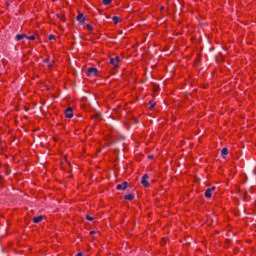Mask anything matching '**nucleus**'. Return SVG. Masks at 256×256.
<instances>
[{
    "label": "nucleus",
    "mask_w": 256,
    "mask_h": 256,
    "mask_svg": "<svg viewBox=\"0 0 256 256\" xmlns=\"http://www.w3.org/2000/svg\"><path fill=\"white\" fill-rule=\"evenodd\" d=\"M86 75L88 77H97V75H99V70H97V68L90 67L87 69Z\"/></svg>",
    "instance_id": "1"
},
{
    "label": "nucleus",
    "mask_w": 256,
    "mask_h": 256,
    "mask_svg": "<svg viewBox=\"0 0 256 256\" xmlns=\"http://www.w3.org/2000/svg\"><path fill=\"white\" fill-rule=\"evenodd\" d=\"M43 216H37L33 218V223H41L43 221Z\"/></svg>",
    "instance_id": "7"
},
{
    "label": "nucleus",
    "mask_w": 256,
    "mask_h": 256,
    "mask_svg": "<svg viewBox=\"0 0 256 256\" xmlns=\"http://www.w3.org/2000/svg\"><path fill=\"white\" fill-rule=\"evenodd\" d=\"M86 219H87V221H93V219H95V218H93V217H91L89 215H86Z\"/></svg>",
    "instance_id": "16"
},
{
    "label": "nucleus",
    "mask_w": 256,
    "mask_h": 256,
    "mask_svg": "<svg viewBox=\"0 0 256 256\" xmlns=\"http://www.w3.org/2000/svg\"><path fill=\"white\" fill-rule=\"evenodd\" d=\"M120 62H121V59L119 58V56L110 58V65H113V67H119Z\"/></svg>",
    "instance_id": "2"
},
{
    "label": "nucleus",
    "mask_w": 256,
    "mask_h": 256,
    "mask_svg": "<svg viewBox=\"0 0 256 256\" xmlns=\"http://www.w3.org/2000/svg\"><path fill=\"white\" fill-rule=\"evenodd\" d=\"M77 21H79V23L81 25H83V23H85V16L83 15V13H79L77 16Z\"/></svg>",
    "instance_id": "6"
},
{
    "label": "nucleus",
    "mask_w": 256,
    "mask_h": 256,
    "mask_svg": "<svg viewBox=\"0 0 256 256\" xmlns=\"http://www.w3.org/2000/svg\"><path fill=\"white\" fill-rule=\"evenodd\" d=\"M221 155H222V157L225 158L226 155H229V149L223 148V149L221 150Z\"/></svg>",
    "instance_id": "11"
},
{
    "label": "nucleus",
    "mask_w": 256,
    "mask_h": 256,
    "mask_svg": "<svg viewBox=\"0 0 256 256\" xmlns=\"http://www.w3.org/2000/svg\"><path fill=\"white\" fill-rule=\"evenodd\" d=\"M148 159H153V155H149V156H148Z\"/></svg>",
    "instance_id": "23"
},
{
    "label": "nucleus",
    "mask_w": 256,
    "mask_h": 256,
    "mask_svg": "<svg viewBox=\"0 0 256 256\" xmlns=\"http://www.w3.org/2000/svg\"><path fill=\"white\" fill-rule=\"evenodd\" d=\"M48 67H53V63H48Z\"/></svg>",
    "instance_id": "21"
},
{
    "label": "nucleus",
    "mask_w": 256,
    "mask_h": 256,
    "mask_svg": "<svg viewBox=\"0 0 256 256\" xmlns=\"http://www.w3.org/2000/svg\"><path fill=\"white\" fill-rule=\"evenodd\" d=\"M153 107H155V105L150 103V109H153Z\"/></svg>",
    "instance_id": "19"
},
{
    "label": "nucleus",
    "mask_w": 256,
    "mask_h": 256,
    "mask_svg": "<svg viewBox=\"0 0 256 256\" xmlns=\"http://www.w3.org/2000/svg\"><path fill=\"white\" fill-rule=\"evenodd\" d=\"M65 117H67L68 119H71L73 117V109L67 108L65 110Z\"/></svg>",
    "instance_id": "5"
},
{
    "label": "nucleus",
    "mask_w": 256,
    "mask_h": 256,
    "mask_svg": "<svg viewBox=\"0 0 256 256\" xmlns=\"http://www.w3.org/2000/svg\"><path fill=\"white\" fill-rule=\"evenodd\" d=\"M112 0H102L103 5H111Z\"/></svg>",
    "instance_id": "13"
},
{
    "label": "nucleus",
    "mask_w": 256,
    "mask_h": 256,
    "mask_svg": "<svg viewBox=\"0 0 256 256\" xmlns=\"http://www.w3.org/2000/svg\"><path fill=\"white\" fill-rule=\"evenodd\" d=\"M147 179H149V175L144 174L141 180V184L143 185V187H149V181H147Z\"/></svg>",
    "instance_id": "3"
},
{
    "label": "nucleus",
    "mask_w": 256,
    "mask_h": 256,
    "mask_svg": "<svg viewBox=\"0 0 256 256\" xmlns=\"http://www.w3.org/2000/svg\"><path fill=\"white\" fill-rule=\"evenodd\" d=\"M75 256H83V254L82 253H78L77 255H75Z\"/></svg>",
    "instance_id": "24"
},
{
    "label": "nucleus",
    "mask_w": 256,
    "mask_h": 256,
    "mask_svg": "<svg viewBox=\"0 0 256 256\" xmlns=\"http://www.w3.org/2000/svg\"><path fill=\"white\" fill-rule=\"evenodd\" d=\"M210 189L212 192L215 191V186H213L212 188H208Z\"/></svg>",
    "instance_id": "20"
},
{
    "label": "nucleus",
    "mask_w": 256,
    "mask_h": 256,
    "mask_svg": "<svg viewBox=\"0 0 256 256\" xmlns=\"http://www.w3.org/2000/svg\"><path fill=\"white\" fill-rule=\"evenodd\" d=\"M44 63H49V59H45V60H44Z\"/></svg>",
    "instance_id": "22"
},
{
    "label": "nucleus",
    "mask_w": 256,
    "mask_h": 256,
    "mask_svg": "<svg viewBox=\"0 0 256 256\" xmlns=\"http://www.w3.org/2000/svg\"><path fill=\"white\" fill-rule=\"evenodd\" d=\"M86 28L88 31H93V26L91 24H87Z\"/></svg>",
    "instance_id": "14"
},
{
    "label": "nucleus",
    "mask_w": 256,
    "mask_h": 256,
    "mask_svg": "<svg viewBox=\"0 0 256 256\" xmlns=\"http://www.w3.org/2000/svg\"><path fill=\"white\" fill-rule=\"evenodd\" d=\"M52 39H55V35H50L49 40L52 41Z\"/></svg>",
    "instance_id": "17"
},
{
    "label": "nucleus",
    "mask_w": 256,
    "mask_h": 256,
    "mask_svg": "<svg viewBox=\"0 0 256 256\" xmlns=\"http://www.w3.org/2000/svg\"><path fill=\"white\" fill-rule=\"evenodd\" d=\"M26 39H29V41H35V36H27Z\"/></svg>",
    "instance_id": "15"
},
{
    "label": "nucleus",
    "mask_w": 256,
    "mask_h": 256,
    "mask_svg": "<svg viewBox=\"0 0 256 256\" xmlns=\"http://www.w3.org/2000/svg\"><path fill=\"white\" fill-rule=\"evenodd\" d=\"M212 195H213V192L208 188L205 191V197H207V199H211Z\"/></svg>",
    "instance_id": "9"
},
{
    "label": "nucleus",
    "mask_w": 256,
    "mask_h": 256,
    "mask_svg": "<svg viewBox=\"0 0 256 256\" xmlns=\"http://www.w3.org/2000/svg\"><path fill=\"white\" fill-rule=\"evenodd\" d=\"M124 199H126V201H133V199H135V196H133V194H127L124 196Z\"/></svg>",
    "instance_id": "10"
},
{
    "label": "nucleus",
    "mask_w": 256,
    "mask_h": 256,
    "mask_svg": "<svg viewBox=\"0 0 256 256\" xmlns=\"http://www.w3.org/2000/svg\"><path fill=\"white\" fill-rule=\"evenodd\" d=\"M112 20L114 21L115 25H117V23H119V21H121V18L117 17V16H114L112 18Z\"/></svg>",
    "instance_id": "12"
},
{
    "label": "nucleus",
    "mask_w": 256,
    "mask_h": 256,
    "mask_svg": "<svg viewBox=\"0 0 256 256\" xmlns=\"http://www.w3.org/2000/svg\"><path fill=\"white\" fill-rule=\"evenodd\" d=\"M23 39H27L26 34H18V35L16 36V41H21V40H23Z\"/></svg>",
    "instance_id": "8"
},
{
    "label": "nucleus",
    "mask_w": 256,
    "mask_h": 256,
    "mask_svg": "<svg viewBox=\"0 0 256 256\" xmlns=\"http://www.w3.org/2000/svg\"><path fill=\"white\" fill-rule=\"evenodd\" d=\"M95 234H97V232H95V231L90 232V235H95Z\"/></svg>",
    "instance_id": "18"
},
{
    "label": "nucleus",
    "mask_w": 256,
    "mask_h": 256,
    "mask_svg": "<svg viewBox=\"0 0 256 256\" xmlns=\"http://www.w3.org/2000/svg\"><path fill=\"white\" fill-rule=\"evenodd\" d=\"M128 183L127 182H123L122 184H118L116 186V189L118 191H125V189H127Z\"/></svg>",
    "instance_id": "4"
}]
</instances>
